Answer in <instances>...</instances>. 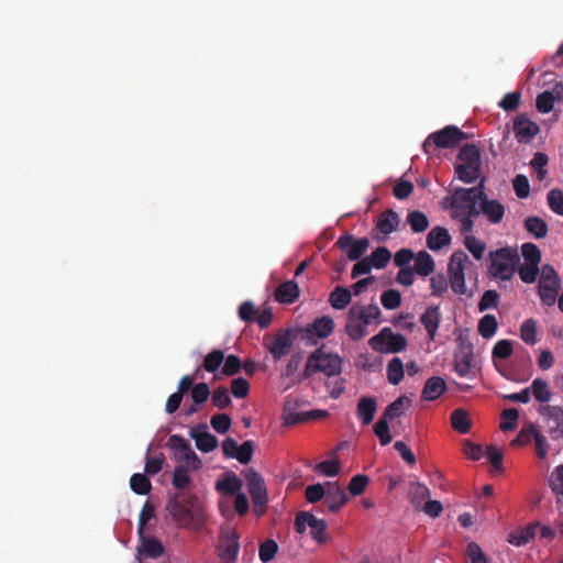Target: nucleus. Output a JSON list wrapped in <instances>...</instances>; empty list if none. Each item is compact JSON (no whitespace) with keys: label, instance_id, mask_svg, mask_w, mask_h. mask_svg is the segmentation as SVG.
<instances>
[{"label":"nucleus","instance_id":"1","mask_svg":"<svg viewBox=\"0 0 563 563\" xmlns=\"http://www.w3.org/2000/svg\"><path fill=\"white\" fill-rule=\"evenodd\" d=\"M382 311L376 303L353 305L346 316L345 333L353 341H361L367 335V327L380 322Z\"/></svg>","mask_w":563,"mask_h":563},{"label":"nucleus","instance_id":"2","mask_svg":"<svg viewBox=\"0 0 563 563\" xmlns=\"http://www.w3.org/2000/svg\"><path fill=\"white\" fill-rule=\"evenodd\" d=\"M482 167L481 151L476 144H465L457 154L454 166L460 180L472 184L478 179Z\"/></svg>","mask_w":563,"mask_h":563},{"label":"nucleus","instance_id":"3","mask_svg":"<svg viewBox=\"0 0 563 563\" xmlns=\"http://www.w3.org/2000/svg\"><path fill=\"white\" fill-rule=\"evenodd\" d=\"M489 274L494 278L509 280L516 273L520 256L516 249L507 246L489 253Z\"/></svg>","mask_w":563,"mask_h":563},{"label":"nucleus","instance_id":"4","mask_svg":"<svg viewBox=\"0 0 563 563\" xmlns=\"http://www.w3.org/2000/svg\"><path fill=\"white\" fill-rule=\"evenodd\" d=\"M323 373L328 377L338 376L342 372V358L338 354L325 352L323 347L313 351L306 363L303 376Z\"/></svg>","mask_w":563,"mask_h":563},{"label":"nucleus","instance_id":"5","mask_svg":"<svg viewBox=\"0 0 563 563\" xmlns=\"http://www.w3.org/2000/svg\"><path fill=\"white\" fill-rule=\"evenodd\" d=\"M166 510L177 522L190 523L199 514L198 499L188 493H176L168 500Z\"/></svg>","mask_w":563,"mask_h":563},{"label":"nucleus","instance_id":"6","mask_svg":"<svg viewBox=\"0 0 563 563\" xmlns=\"http://www.w3.org/2000/svg\"><path fill=\"white\" fill-rule=\"evenodd\" d=\"M466 139V134L454 125H446L442 130L431 133L423 142L426 154H432L435 148H453Z\"/></svg>","mask_w":563,"mask_h":563},{"label":"nucleus","instance_id":"7","mask_svg":"<svg viewBox=\"0 0 563 563\" xmlns=\"http://www.w3.org/2000/svg\"><path fill=\"white\" fill-rule=\"evenodd\" d=\"M560 287L561 278L558 272L551 264H544L538 283V295L543 306H554Z\"/></svg>","mask_w":563,"mask_h":563},{"label":"nucleus","instance_id":"8","mask_svg":"<svg viewBox=\"0 0 563 563\" xmlns=\"http://www.w3.org/2000/svg\"><path fill=\"white\" fill-rule=\"evenodd\" d=\"M368 344L375 352L388 354L404 351L408 343L405 335L395 333L389 327H385L368 340Z\"/></svg>","mask_w":563,"mask_h":563},{"label":"nucleus","instance_id":"9","mask_svg":"<svg viewBox=\"0 0 563 563\" xmlns=\"http://www.w3.org/2000/svg\"><path fill=\"white\" fill-rule=\"evenodd\" d=\"M470 263V258L464 251H455L448 265V274L450 286L457 295H465L467 289L465 285V266Z\"/></svg>","mask_w":563,"mask_h":563},{"label":"nucleus","instance_id":"10","mask_svg":"<svg viewBox=\"0 0 563 563\" xmlns=\"http://www.w3.org/2000/svg\"><path fill=\"white\" fill-rule=\"evenodd\" d=\"M477 189L460 187L451 197H445L443 203L452 209V217L462 213H477L478 200L475 198Z\"/></svg>","mask_w":563,"mask_h":563},{"label":"nucleus","instance_id":"11","mask_svg":"<svg viewBox=\"0 0 563 563\" xmlns=\"http://www.w3.org/2000/svg\"><path fill=\"white\" fill-rule=\"evenodd\" d=\"M244 475L249 493L252 497L254 511L256 516H262L266 511L268 501L265 482L254 470H247Z\"/></svg>","mask_w":563,"mask_h":563},{"label":"nucleus","instance_id":"12","mask_svg":"<svg viewBox=\"0 0 563 563\" xmlns=\"http://www.w3.org/2000/svg\"><path fill=\"white\" fill-rule=\"evenodd\" d=\"M217 550L222 563H234L240 551L239 533L232 528L221 529Z\"/></svg>","mask_w":563,"mask_h":563},{"label":"nucleus","instance_id":"13","mask_svg":"<svg viewBox=\"0 0 563 563\" xmlns=\"http://www.w3.org/2000/svg\"><path fill=\"white\" fill-rule=\"evenodd\" d=\"M307 526L310 528V534L318 543H323L327 540V522L323 519H318L312 514L307 511L298 512L295 520V530L302 534Z\"/></svg>","mask_w":563,"mask_h":563},{"label":"nucleus","instance_id":"14","mask_svg":"<svg viewBox=\"0 0 563 563\" xmlns=\"http://www.w3.org/2000/svg\"><path fill=\"white\" fill-rule=\"evenodd\" d=\"M538 412L543 418L547 432L553 441L563 439V409L559 406L543 405Z\"/></svg>","mask_w":563,"mask_h":563},{"label":"nucleus","instance_id":"15","mask_svg":"<svg viewBox=\"0 0 563 563\" xmlns=\"http://www.w3.org/2000/svg\"><path fill=\"white\" fill-rule=\"evenodd\" d=\"M294 341L295 335L291 329H282L276 335L266 339L265 346L274 360L278 361L288 354Z\"/></svg>","mask_w":563,"mask_h":563},{"label":"nucleus","instance_id":"16","mask_svg":"<svg viewBox=\"0 0 563 563\" xmlns=\"http://www.w3.org/2000/svg\"><path fill=\"white\" fill-rule=\"evenodd\" d=\"M335 246L345 252L349 261H358L367 252L369 240L367 238L355 239L353 234L346 233L338 239Z\"/></svg>","mask_w":563,"mask_h":563},{"label":"nucleus","instance_id":"17","mask_svg":"<svg viewBox=\"0 0 563 563\" xmlns=\"http://www.w3.org/2000/svg\"><path fill=\"white\" fill-rule=\"evenodd\" d=\"M539 131V125L526 114H518L514 120L515 137L519 143H530Z\"/></svg>","mask_w":563,"mask_h":563},{"label":"nucleus","instance_id":"18","mask_svg":"<svg viewBox=\"0 0 563 563\" xmlns=\"http://www.w3.org/2000/svg\"><path fill=\"white\" fill-rule=\"evenodd\" d=\"M476 211L477 216H485L492 224H499L504 219L506 208L497 199L482 197V200L478 201V207Z\"/></svg>","mask_w":563,"mask_h":563},{"label":"nucleus","instance_id":"19","mask_svg":"<svg viewBox=\"0 0 563 563\" xmlns=\"http://www.w3.org/2000/svg\"><path fill=\"white\" fill-rule=\"evenodd\" d=\"M400 218L393 209L383 211L376 222L375 229L383 234V238H376L378 241H385L386 238L398 230Z\"/></svg>","mask_w":563,"mask_h":563},{"label":"nucleus","instance_id":"20","mask_svg":"<svg viewBox=\"0 0 563 563\" xmlns=\"http://www.w3.org/2000/svg\"><path fill=\"white\" fill-rule=\"evenodd\" d=\"M349 500V497L343 488L338 483L329 482L327 484L324 504L331 512L340 510Z\"/></svg>","mask_w":563,"mask_h":563},{"label":"nucleus","instance_id":"21","mask_svg":"<svg viewBox=\"0 0 563 563\" xmlns=\"http://www.w3.org/2000/svg\"><path fill=\"white\" fill-rule=\"evenodd\" d=\"M420 322L428 333L429 341H434L441 322L439 306H429L420 316Z\"/></svg>","mask_w":563,"mask_h":563},{"label":"nucleus","instance_id":"22","mask_svg":"<svg viewBox=\"0 0 563 563\" xmlns=\"http://www.w3.org/2000/svg\"><path fill=\"white\" fill-rule=\"evenodd\" d=\"M190 435L196 441L197 449L206 453L213 451L219 444L218 439L207 431L205 423L200 424L198 429H191Z\"/></svg>","mask_w":563,"mask_h":563},{"label":"nucleus","instance_id":"23","mask_svg":"<svg viewBox=\"0 0 563 563\" xmlns=\"http://www.w3.org/2000/svg\"><path fill=\"white\" fill-rule=\"evenodd\" d=\"M539 527L540 523L536 521L527 525L526 527L518 528L508 534L507 541L515 547L526 545L534 539Z\"/></svg>","mask_w":563,"mask_h":563},{"label":"nucleus","instance_id":"24","mask_svg":"<svg viewBox=\"0 0 563 563\" xmlns=\"http://www.w3.org/2000/svg\"><path fill=\"white\" fill-rule=\"evenodd\" d=\"M446 391V383L440 376H432L427 379L421 398L428 401L437 400Z\"/></svg>","mask_w":563,"mask_h":563},{"label":"nucleus","instance_id":"25","mask_svg":"<svg viewBox=\"0 0 563 563\" xmlns=\"http://www.w3.org/2000/svg\"><path fill=\"white\" fill-rule=\"evenodd\" d=\"M299 286L294 280L282 283L275 290V299L279 303H292L299 297Z\"/></svg>","mask_w":563,"mask_h":563},{"label":"nucleus","instance_id":"26","mask_svg":"<svg viewBox=\"0 0 563 563\" xmlns=\"http://www.w3.org/2000/svg\"><path fill=\"white\" fill-rule=\"evenodd\" d=\"M377 410V401L374 397H362L358 400L356 415L364 426L369 424Z\"/></svg>","mask_w":563,"mask_h":563},{"label":"nucleus","instance_id":"27","mask_svg":"<svg viewBox=\"0 0 563 563\" xmlns=\"http://www.w3.org/2000/svg\"><path fill=\"white\" fill-rule=\"evenodd\" d=\"M451 243V235L443 227L433 228L427 235V246L431 251H439Z\"/></svg>","mask_w":563,"mask_h":563},{"label":"nucleus","instance_id":"28","mask_svg":"<svg viewBox=\"0 0 563 563\" xmlns=\"http://www.w3.org/2000/svg\"><path fill=\"white\" fill-rule=\"evenodd\" d=\"M334 330V321L331 317L323 316L321 318H317L307 328V332L311 335H316L320 339L328 338Z\"/></svg>","mask_w":563,"mask_h":563},{"label":"nucleus","instance_id":"29","mask_svg":"<svg viewBox=\"0 0 563 563\" xmlns=\"http://www.w3.org/2000/svg\"><path fill=\"white\" fill-rule=\"evenodd\" d=\"M141 547L140 553L144 558L156 559L161 556L164 552V547L162 542L154 537H145L144 534L140 537Z\"/></svg>","mask_w":563,"mask_h":563},{"label":"nucleus","instance_id":"30","mask_svg":"<svg viewBox=\"0 0 563 563\" xmlns=\"http://www.w3.org/2000/svg\"><path fill=\"white\" fill-rule=\"evenodd\" d=\"M352 300V291L343 286H336L329 296V303L333 309L343 310Z\"/></svg>","mask_w":563,"mask_h":563},{"label":"nucleus","instance_id":"31","mask_svg":"<svg viewBox=\"0 0 563 563\" xmlns=\"http://www.w3.org/2000/svg\"><path fill=\"white\" fill-rule=\"evenodd\" d=\"M415 258H416V263H415V267H412L415 273H417L420 276L426 277L434 272L435 263H434V260L432 258V256L428 252L420 251V252H418L417 255L415 254Z\"/></svg>","mask_w":563,"mask_h":563},{"label":"nucleus","instance_id":"32","mask_svg":"<svg viewBox=\"0 0 563 563\" xmlns=\"http://www.w3.org/2000/svg\"><path fill=\"white\" fill-rule=\"evenodd\" d=\"M523 227L536 239H543L549 232L548 223L542 218L536 216L526 218Z\"/></svg>","mask_w":563,"mask_h":563},{"label":"nucleus","instance_id":"33","mask_svg":"<svg viewBox=\"0 0 563 563\" xmlns=\"http://www.w3.org/2000/svg\"><path fill=\"white\" fill-rule=\"evenodd\" d=\"M452 428L461 434H467L471 430V420L468 413L461 408L452 411L451 417Z\"/></svg>","mask_w":563,"mask_h":563},{"label":"nucleus","instance_id":"34","mask_svg":"<svg viewBox=\"0 0 563 563\" xmlns=\"http://www.w3.org/2000/svg\"><path fill=\"white\" fill-rule=\"evenodd\" d=\"M530 388V394L532 393L534 399L539 402L547 404L552 398V391L547 380L538 377L533 379Z\"/></svg>","mask_w":563,"mask_h":563},{"label":"nucleus","instance_id":"35","mask_svg":"<svg viewBox=\"0 0 563 563\" xmlns=\"http://www.w3.org/2000/svg\"><path fill=\"white\" fill-rule=\"evenodd\" d=\"M407 222L410 225V229L415 233H421L424 232L429 227V219L428 217L419 210L410 211L407 214Z\"/></svg>","mask_w":563,"mask_h":563},{"label":"nucleus","instance_id":"36","mask_svg":"<svg viewBox=\"0 0 563 563\" xmlns=\"http://www.w3.org/2000/svg\"><path fill=\"white\" fill-rule=\"evenodd\" d=\"M410 400L406 396L398 397L395 401L389 404L384 411L383 416L387 420H393L400 417L405 409L409 406Z\"/></svg>","mask_w":563,"mask_h":563},{"label":"nucleus","instance_id":"37","mask_svg":"<svg viewBox=\"0 0 563 563\" xmlns=\"http://www.w3.org/2000/svg\"><path fill=\"white\" fill-rule=\"evenodd\" d=\"M498 328V321L494 314H485L482 319L478 321V333L484 339H490L495 335Z\"/></svg>","mask_w":563,"mask_h":563},{"label":"nucleus","instance_id":"38","mask_svg":"<svg viewBox=\"0 0 563 563\" xmlns=\"http://www.w3.org/2000/svg\"><path fill=\"white\" fill-rule=\"evenodd\" d=\"M130 487L137 495H147L152 484L146 474L135 473L130 478Z\"/></svg>","mask_w":563,"mask_h":563},{"label":"nucleus","instance_id":"39","mask_svg":"<svg viewBox=\"0 0 563 563\" xmlns=\"http://www.w3.org/2000/svg\"><path fill=\"white\" fill-rule=\"evenodd\" d=\"M404 378V364L399 357L391 358L387 364V379L391 385H398Z\"/></svg>","mask_w":563,"mask_h":563},{"label":"nucleus","instance_id":"40","mask_svg":"<svg viewBox=\"0 0 563 563\" xmlns=\"http://www.w3.org/2000/svg\"><path fill=\"white\" fill-rule=\"evenodd\" d=\"M537 331V321L534 319H527L520 327V338L527 344L534 345L538 341Z\"/></svg>","mask_w":563,"mask_h":563},{"label":"nucleus","instance_id":"41","mask_svg":"<svg viewBox=\"0 0 563 563\" xmlns=\"http://www.w3.org/2000/svg\"><path fill=\"white\" fill-rule=\"evenodd\" d=\"M372 266L377 268V269H382V268H385L390 258H391V253L389 252V250L385 246H378L369 256H367Z\"/></svg>","mask_w":563,"mask_h":563},{"label":"nucleus","instance_id":"42","mask_svg":"<svg viewBox=\"0 0 563 563\" xmlns=\"http://www.w3.org/2000/svg\"><path fill=\"white\" fill-rule=\"evenodd\" d=\"M242 487V481L236 475H231L225 477L222 481H219L216 485V488L219 492H223L229 495L236 494Z\"/></svg>","mask_w":563,"mask_h":563},{"label":"nucleus","instance_id":"43","mask_svg":"<svg viewBox=\"0 0 563 563\" xmlns=\"http://www.w3.org/2000/svg\"><path fill=\"white\" fill-rule=\"evenodd\" d=\"M500 418L503 421L500 422L499 428L503 431H512L517 428L519 411L516 408L505 409L501 412Z\"/></svg>","mask_w":563,"mask_h":563},{"label":"nucleus","instance_id":"44","mask_svg":"<svg viewBox=\"0 0 563 563\" xmlns=\"http://www.w3.org/2000/svg\"><path fill=\"white\" fill-rule=\"evenodd\" d=\"M224 353L221 350H213L206 355L202 367L209 372L214 373L223 363Z\"/></svg>","mask_w":563,"mask_h":563},{"label":"nucleus","instance_id":"45","mask_svg":"<svg viewBox=\"0 0 563 563\" xmlns=\"http://www.w3.org/2000/svg\"><path fill=\"white\" fill-rule=\"evenodd\" d=\"M464 245L467 251L477 260H482L486 250V244L476 239L474 235H466L464 239Z\"/></svg>","mask_w":563,"mask_h":563},{"label":"nucleus","instance_id":"46","mask_svg":"<svg viewBox=\"0 0 563 563\" xmlns=\"http://www.w3.org/2000/svg\"><path fill=\"white\" fill-rule=\"evenodd\" d=\"M537 424L530 422L527 427L522 428L518 435L511 441L510 445L514 448L523 446L533 439V434L536 432Z\"/></svg>","mask_w":563,"mask_h":563},{"label":"nucleus","instance_id":"47","mask_svg":"<svg viewBox=\"0 0 563 563\" xmlns=\"http://www.w3.org/2000/svg\"><path fill=\"white\" fill-rule=\"evenodd\" d=\"M380 301L385 309L395 310L401 305V295L396 289H388L382 294Z\"/></svg>","mask_w":563,"mask_h":563},{"label":"nucleus","instance_id":"48","mask_svg":"<svg viewBox=\"0 0 563 563\" xmlns=\"http://www.w3.org/2000/svg\"><path fill=\"white\" fill-rule=\"evenodd\" d=\"M155 507L150 501H145L139 516L137 533L140 537L145 532L147 522L154 518Z\"/></svg>","mask_w":563,"mask_h":563},{"label":"nucleus","instance_id":"49","mask_svg":"<svg viewBox=\"0 0 563 563\" xmlns=\"http://www.w3.org/2000/svg\"><path fill=\"white\" fill-rule=\"evenodd\" d=\"M548 206L554 213L563 216V191L551 189L547 195Z\"/></svg>","mask_w":563,"mask_h":563},{"label":"nucleus","instance_id":"50","mask_svg":"<svg viewBox=\"0 0 563 563\" xmlns=\"http://www.w3.org/2000/svg\"><path fill=\"white\" fill-rule=\"evenodd\" d=\"M212 405L219 409H224L231 405L229 390L224 386L217 387L211 396Z\"/></svg>","mask_w":563,"mask_h":563},{"label":"nucleus","instance_id":"51","mask_svg":"<svg viewBox=\"0 0 563 563\" xmlns=\"http://www.w3.org/2000/svg\"><path fill=\"white\" fill-rule=\"evenodd\" d=\"M368 483H369V478L367 475L356 474L351 478L347 489L351 495L360 496L361 494L364 493Z\"/></svg>","mask_w":563,"mask_h":563},{"label":"nucleus","instance_id":"52","mask_svg":"<svg viewBox=\"0 0 563 563\" xmlns=\"http://www.w3.org/2000/svg\"><path fill=\"white\" fill-rule=\"evenodd\" d=\"M190 481L188 467L183 465L175 467L172 481L175 488L185 489L189 485Z\"/></svg>","mask_w":563,"mask_h":563},{"label":"nucleus","instance_id":"53","mask_svg":"<svg viewBox=\"0 0 563 563\" xmlns=\"http://www.w3.org/2000/svg\"><path fill=\"white\" fill-rule=\"evenodd\" d=\"M278 551V544L273 539L264 541L260 545L258 555L263 563L272 561Z\"/></svg>","mask_w":563,"mask_h":563},{"label":"nucleus","instance_id":"54","mask_svg":"<svg viewBox=\"0 0 563 563\" xmlns=\"http://www.w3.org/2000/svg\"><path fill=\"white\" fill-rule=\"evenodd\" d=\"M517 271L520 279L526 284L534 283L540 273L539 265L534 264H522Z\"/></svg>","mask_w":563,"mask_h":563},{"label":"nucleus","instance_id":"55","mask_svg":"<svg viewBox=\"0 0 563 563\" xmlns=\"http://www.w3.org/2000/svg\"><path fill=\"white\" fill-rule=\"evenodd\" d=\"M512 351H514V349H512L511 341L503 339L495 343L493 351H492V356L494 360H496V358L505 360V358H508L512 354Z\"/></svg>","mask_w":563,"mask_h":563},{"label":"nucleus","instance_id":"56","mask_svg":"<svg viewBox=\"0 0 563 563\" xmlns=\"http://www.w3.org/2000/svg\"><path fill=\"white\" fill-rule=\"evenodd\" d=\"M521 253L523 258L528 262V264L539 265L541 262V251L533 243H525L521 246Z\"/></svg>","mask_w":563,"mask_h":563},{"label":"nucleus","instance_id":"57","mask_svg":"<svg viewBox=\"0 0 563 563\" xmlns=\"http://www.w3.org/2000/svg\"><path fill=\"white\" fill-rule=\"evenodd\" d=\"M449 283L443 274H437L430 278V289L434 297H441L448 291Z\"/></svg>","mask_w":563,"mask_h":563},{"label":"nucleus","instance_id":"58","mask_svg":"<svg viewBox=\"0 0 563 563\" xmlns=\"http://www.w3.org/2000/svg\"><path fill=\"white\" fill-rule=\"evenodd\" d=\"M555 98L551 91H543L537 97L536 106L539 112L549 113L554 107Z\"/></svg>","mask_w":563,"mask_h":563},{"label":"nucleus","instance_id":"59","mask_svg":"<svg viewBox=\"0 0 563 563\" xmlns=\"http://www.w3.org/2000/svg\"><path fill=\"white\" fill-rule=\"evenodd\" d=\"M209 396L210 388L207 383H198L191 388L190 397L196 405L206 402Z\"/></svg>","mask_w":563,"mask_h":563},{"label":"nucleus","instance_id":"60","mask_svg":"<svg viewBox=\"0 0 563 563\" xmlns=\"http://www.w3.org/2000/svg\"><path fill=\"white\" fill-rule=\"evenodd\" d=\"M210 423L214 431L220 434H224L229 431L232 421L229 415L218 413L211 418Z\"/></svg>","mask_w":563,"mask_h":563},{"label":"nucleus","instance_id":"61","mask_svg":"<svg viewBox=\"0 0 563 563\" xmlns=\"http://www.w3.org/2000/svg\"><path fill=\"white\" fill-rule=\"evenodd\" d=\"M498 300L499 295L496 290H486L478 302V310L483 312L490 308H496L498 305Z\"/></svg>","mask_w":563,"mask_h":563},{"label":"nucleus","instance_id":"62","mask_svg":"<svg viewBox=\"0 0 563 563\" xmlns=\"http://www.w3.org/2000/svg\"><path fill=\"white\" fill-rule=\"evenodd\" d=\"M168 446L175 451L176 456L185 454L191 449L190 443L178 434H173L168 439Z\"/></svg>","mask_w":563,"mask_h":563},{"label":"nucleus","instance_id":"63","mask_svg":"<svg viewBox=\"0 0 563 563\" xmlns=\"http://www.w3.org/2000/svg\"><path fill=\"white\" fill-rule=\"evenodd\" d=\"M550 487L555 495L563 497V464L556 466L552 472Z\"/></svg>","mask_w":563,"mask_h":563},{"label":"nucleus","instance_id":"64","mask_svg":"<svg viewBox=\"0 0 563 563\" xmlns=\"http://www.w3.org/2000/svg\"><path fill=\"white\" fill-rule=\"evenodd\" d=\"M465 553L471 563H488L487 556L476 542H470L466 547Z\"/></svg>","mask_w":563,"mask_h":563}]
</instances>
